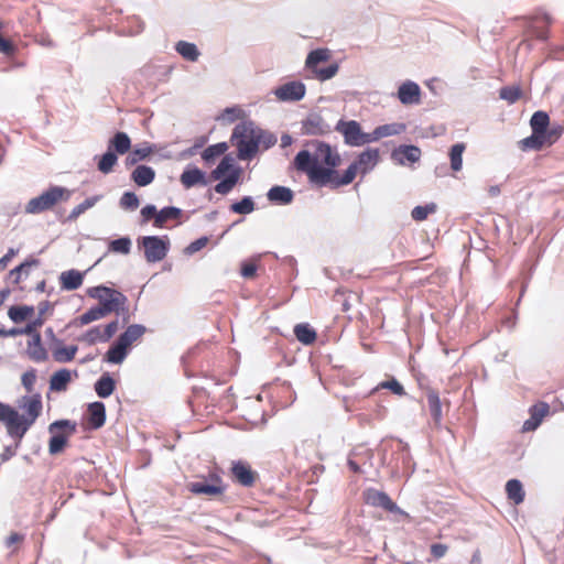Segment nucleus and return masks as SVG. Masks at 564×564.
Here are the masks:
<instances>
[{"mask_svg": "<svg viewBox=\"0 0 564 564\" xmlns=\"http://www.w3.org/2000/svg\"><path fill=\"white\" fill-rule=\"evenodd\" d=\"M315 147L313 153L307 150L300 151L294 159V166L297 171L305 173L311 183L318 186L329 185L338 188L336 182L341 176L335 170L340 164V156L329 144L321 141L312 143Z\"/></svg>", "mask_w": 564, "mask_h": 564, "instance_id": "1", "label": "nucleus"}, {"mask_svg": "<svg viewBox=\"0 0 564 564\" xmlns=\"http://www.w3.org/2000/svg\"><path fill=\"white\" fill-rule=\"evenodd\" d=\"M23 413L0 401V422L6 426L8 435L21 441L42 412L40 394L23 397L19 403Z\"/></svg>", "mask_w": 564, "mask_h": 564, "instance_id": "2", "label": "nucleus"}, {"mask_svg": "<svg viewBox=\"0 0 564 564\" xmlns=\"http://www.w3.org/2000/svg\"><path fill=\"white\" fill-rule=\"evenodd\" d=\"M264 132L250 121L237 124L231 134V142L238 150L240 160L252 159L261 143Z\"/></svg>", "mask_w": 564, "mask_h": 564, "instance_id": "3", "label": "nucleus"}, {"mask_svg": "<svg viewBox=\"0 0 564 564\" xmlns=\"http://www.w3.org/2000/svg\"><path fill=\"white\" fill-rule=\"evenodd\" d=\"M144 332L145 327L142 325H130L108 349V362L121 364L130 347L142 337Z\"/></svg>", "mask_w": 564, "mask_h": 564, "instance_id": "4", "label": "nucleus"}, {"mask_svg": "<svg viewBox=\"0 0 564 564\" xmlns=\"http://www.w3.org/2000/svg\"><path fill=\"white\" fill-rule=\"evenodd\" d=\"M70 192L64 187L53 186L40 196L29 200L25 206L26 214H40L54 207L57 203L67 200Z\"/></svg>", "mask_w": 564, "mask_h": 564, "instance_id": "5", "label": "nucleus"}, {"mask_svg": "<svg viewBox=\"0 0 564 564\" xmlns=\"http://www.w3.org/2000/svg\"><path fill=\"white\" fill-rule=\"evenodd\" d=\"M379 161V151L377 149H367L358 155V159L352 162L344 172L337 185L344 186L350 184L356 177L357 173L366 174L371 171Z\"/></svg>", "mask_w": 564, "mask_h": 564, "instance_id": "6", "label": "nucleus"}, {"mask_svg": "<svg viewBox=\"0 0 564 564\" xmlns=\"http://www.w3.org/2000/svg\"><path fill=\"white\" fill-rule=\"evenodd\" d=\"M48 432L52 434L48 452L56 455L64 449L68 438L76 432V423L69 420L55 421L50 424Z\"/></svg>", "mask_w": 564, "mask_h": 564, "instance_id": "7", "label": "nucleus"}, {"mask_svg": "<svg viewBox=\"0 0 564 564\" xmlns=\"http://www.w3.org/2000/svg\"><path fill=\"white\" fill-rule=\"evenodd\" d=\"M138 247L143 248L148 262L155 263L166 257L170 250V240L167 237L144 236L138 239Z\"/></svg>", "mask_w": 564, "mask_h": 564, "instance_id": "8", "label": "nucleus"}, {"mask_svg": "<svg viewBox=\"0 0 564 564\" xmlns=\"http://www.w3.org/2000/svg\"><path fill=\"white\" fill-rule=\"evenodd\" d=\"M335 130L343 134L345 143L350 147L370 143V133L362 132L360 124L355 120H339Z\"/></svg>", "mask_w": 564, "mask_h": 564, "instance_id": "9", "label": "nucleus"}, {"mask_svg": "<svg viewBox=\"0 0 564 564\" xmlns=\"http://www.w3.org/2000/svg\"><path fill=\"white\" fill-rule=\"evenodd\" d=\"M365 502L372 507H380L387 511L405 514L392 500L391 498L383 491L377 490L375 488H369L364 491Z\"/></svg>", "mask_w": 564, "mask_h": 564, "instance_id": "10", "label": "nucleus"}, {"mask_svg": "<svg viewBox=\"0 0 564 564\" xmlns=\"http://www.w3.org/2000/svg\"><path fill=\"white\" fill-rule=\"evenodd\" d=\"M127 302L128 299L126 295L115 289L108 288V314L115 312L118 318L121 319V325L127 324L130 318Z\"/></svg>", "mask_w": 564, "mask_h": 564, "instance_id": "11", "label": "nucleus"}, {"mask_svg": "<svg viewBox=\"0 0 564 564\" xmlns=\"http://www.w3.org/2000/svg\"><path fill=\"white\" fill-rule=\"evenodd\" d=\"M306 87L302 82H288L274 90L275 97L281 101H299L304 98Z\"/></svg>", "mask_w": 564, "mask_h": 564, "instance_id": "12", "label": "nucleus"}, {"mask_svg": "<svg viewBox=\"0 0 564 564\" xmlns=\"http://www.w3.org/2000/svg\"><path fill=\"white\" fill-rule=\"evenodd\" d=\"M105 405L101 402H93L88 404L83 419L85 430H97L105 423Z\"/></svg>", "mask_w": 564, "mask_h": 564, "instance_id": "13", "label": "nucleus"}, {"mask_svg": "<svg viewBox=\"0 0 564 564\" xmlns=\"http://www.w3.org/2000/svg\"><path fill=\"white\" fill-rule=\"evenodd\" d=\"M530 417L524 421L522 430L531 432L536 430L542 423L543 419L550 413V405L546 402H538L529 410Z\"/></svg>", "mask_w": 564, "mask_h": 564, "instance_id": "14", "label": "nucleus"}, {"mask_svg": "<svg viewBox=\"0 0 564 564\" xmlns=\"http://www.w3.org/2000/svg\"><path fill=\"white\" fill-rule=\"evenodd\" d=\"M420 86L412 82H404L398 89V98L403 105H414L420 102Z\"/></svg>", "mask_w": 564, "mask_h": 564, "instance_id": "15", "label": "nucleus"}, {"mask_svg": "<svg viewBox=\"0 0 564 564\" xmlns=\"http://www.w3.org/2000/svg\"><path fill=\"white\" fill-rule=\"evenodd\" d=\"M85 272L75 269L63 271L58 276V283L62 290L74 291L82 286Z\"/></svg>", "mask_w": 564, "mask_h": 564, "instance_id": "16", "label": "nucleus"}, {"mask_svg": "<svg viewBox=\"0 0 564 564\" xmlns=\"http://www.w3.org/2000/svg\"><path fill=\"white\" fill-rule=\"evenodd\" d=\"M180 181L185 188L206 186L208 184L206 174L198 167L185 169L181 174Z\"/></svg>", "mask_w": 564, "mask_h": 564, "instance_id": "17", "label": "nucleus"}, {"mask_svg": "<svg viewBox=\"0 0 564 564\" xmlns=\"http://www.w3.org/2000/svg\"><path fill=\"white\" fill-rule=\"evenodd\" d=\"M421 158V150L415 145H400L392 152V159L401 165L415 163Z\"/></svg>", "mask_w": 564, "mask_h": 564, "instance_id": "18", "label": "nucleus"}, {"mask_svg": "<svg viewBox=\"0 0 564 564\" xmlns=\"http://www.w3.org/2000/svg\"><path fill=\"white\" fill-rule=\"evenodd\" d=\"M76 371H70L68 369H61L54 372L50 379V389L56 392H63L67 389L69 382L73 381L74 378H77Z\"/></svg>", "mask_w": 564, "mask_h": 564, "instance_id": "19", "label": "nucleus"}, {"mask_svg": "<svg viewBox=\"0 0 564 564\" xmlns=\"http://www.w3.org/2000/svg\"><path fill=\"white\" fill-rule=\"evenodd\" d=\"M235 479L245 487H250L256 480V474L250 466L243 462H236L231 467Z\"/></svg>", "mask_w": 564, "mask_h": 564, "instance_id": "20", "label": "nucleus"}, {"mask_svg": "<svg viewBox=\"0 0 564 564\" xmlns=\"http://www.w3.org/2000/svg\"><path fill=\"white\" fill-rule=\"evenodd\" d=\"M405 129V124L399 122L379 126L370 133V142L377 141L384 137L400 134L404 132Z\"/></svg>", "mask_w": 564, "mask_h": 564, "instance_id": "21", "label": "nucleus"}, {"mask_svg": "<svg viewBox=\"0 0 564 564\" xmlns=\"http://www.w3.org/2000/svg\"><path fill=\"white\" fill-rule=\"evenodd\" d=\"M155 171L148 165H138L131 173V180L138 186H147L153 182Z\"/></svg>", "mask_w": 564, "mask_h": 564, "instance_id": "22", "label": "nucleus"}, {"mask_svg": "<svg viewBox=\"0 0 564 564\" xmlns=\"http://www.w3.org/2000/svg\"><path fill=\"white\" fill-rule=\"evenodd\" d=\"M267 197L270 202L286 205L292 203L294 194L291 188L276 185L269 189Z\"/></svg>", "mask_w": 564, "mask_h": 564, "instance_id": "23", "label": "nucleus"}, {"mask_svg": "<svg viewBox=\"0 0 564 564\" xmlns=\"http://www.w3.org/2000/svg\"><path fill=\"white\" fill-rule=\"evenodd\" d=\"M303 130L306 134L318 135L327 131V126L322 117L313 115L303 122Z\"/></svg>", "mask_w": 564, "mask_h": 564, "instance_id": "24", "label": "nucleus"}, {"mask_svg": "<svg viewBox=\"0 0 564 564\" xmlns=\"http://www.w3.org/2000/svg\"><path fill=\"white\" fill-rule=\"evenodd\" d=\"M188 489L195 495L218 496L224 492V487L220 485H209L204 481H196L188 484Z\"/></svg>", "mask_w": 564, "mask_h": 564, "instance_id": "25", "label": "nucleus"}, {"mask_svg": "<svg viewBox=\"0 0 564 564\" xmlns=\"http://www.w3.org/2000/svg\"><path fill=\"white\" fill-rule=\"evenodd\" d=\"M330 58L328 48H317L308 53L305 65L313 73L318 68V64L327 62Z\"/></svg>", "mask_w": 564, "mask_h": 564, "instance_id": "26", "label": "nucleus"}, {"mask_svg": "<svg viewBox=\"0 0 564 564\" xmlns=\"http://www.w3.org/2000/svg\"><path fill=\"white\" fill-rule=\"evenodd\" d=\"M506 491L508 499L513 501L516 505L521 503L524 500V491L520 480L510 479L506 484Z\"/></svg>", "mask_w": 564, "mask_h": 564, "instance_id": "27", "label": "nucleus"}, {"mask_svg": "<svg viewBox=\"0 0 564 564\" xmlns=\"http://www.w3.org/2000/svg\"><path fill=\"white\" fill-rule=\"evenodd\" d=\"M563 128L558 124H553L551 128L545 129L543 132L539 133V140L541 141L542 148L551 147L555 143L562 135Z\"/></svg>", "mask_w": 564, "mask_h": 564, "instance_id": "28", "label": "nucleus"}, {"mask_svg": "<svg viewBox=\"0 0 564 564\" xmlns=\"http://www.w3.org/2000/svg\"><path fill=\"white\" fill-rule=\"evenodd\" d=\"M294 335L304 345H311L316 339V332L308 324L295 325Z\"/></svg>", "mask_w": 564, "mask_h": 564, "instance_id": "29", "label": "nucleus"}, {"mask_svg": "<svg viewBox=\"0 0 564 564\" xmlns=\"http://www.w3.org/2000/svg\"><path fill=\"white\" fill-rule=\"evenodd\" d=\"M181 215H182V209H180L177 207H174V206L164 207L158 213V215L154 219V226L156 228H162V227H164V225L167 220L177 219Z\"/></svg>", "mask_w": 564, "mask_h": 564, "instance_id": "30", "label": "nucleus"}, {"mask_svg": "<svg viewBox=\"0 0 564 564\" xmlns=\"http://www.w3.org/2000/svg\"><path fill=\"white\" fill-rule=\"evenodd\" d=\"M426 400L431 416L438 424L442 421V405L437 392L430 390L426 393Z\"/></svg>", "mask_w": 564, "mask_h": 564, "instance_id": "31", "label": "nucleus"}, {"mask_svg": "<svg viewBox=\"0 0 564 564\" xmlns=\"http://www.w3.org/2000/svg\"><path fill=\"white\" fill-rule=\"evenodd\" d=\"M175 50L181 56L191 62L197 61L199 56L197 46L194 43H189L186 41L177 42Z\"/></svg>", "mask_w": 564, "mask_h": 564, "instance_id": "32", "label": "nucleus"}, {"mask_svg": "<svg viewBox=\"0 0 564 564\" xmlns=\"http://www.w3.org/2000/svg\"><path fill=\"white\" fill-rule=\"evenodd\" d=\"M530 126L533 132L541 133L551 128L550 117L545 111H536L532 115Z\"/></svg>", "mask_w": 564, "mask_h": 564, "instance_id": "33", "label": "nucleus"}, {"mask_svg": "<svg viewBox=\"0 0 564 564\" xmlns=\"http://www.w3.org/2000/svg\"><path fill=\"white\" fill-rule=\"evenodd\" d=\"M466 147L464 143H456L451 148L449 151V160H451V169L454 172H458L463 167V153Z\"/></svg>", "mask_w": 564, "mask_h": 564, "instance_id": "34", "label": "nucleus"}, {"mask_svg": "<svg viewBox=\"0 0 564 564\" xmlns=\"http://www.w3.org/2000/svg\"><path fill=\"white\" fill-rule=\"evenodd\" d=\"M106 314V302L99 303L97 307L90 308L79 316V325H87L94 321L101 318Z\"/></svg>", "mask_w": 564, "mask_h": 564, "instance_id": "35", "label": "nucleus"}, {"mask_svg": "<svg viewBox=\"0 0 564 564\" xmlns=\"http://www.w3.org/2000/svg\"><path fill=\"white\" fill-rule=\"evenodd\" d=\"M228 149V145L226 142H219L213 145H209L204 150L202 153V159L206 163L213 162L216 158L223 155Z\"/></svg>", "mask_w": 564, "mask_h": 564, "instance_id": "36", "label": "nucleus"}, {"mask_svg": "<svg viewBox=\"0 0 564 564\" xmlns=\"http://www.w3.org/2000/svg\"><path fill=\"white\" fill-rule=\"evenodd\" d=\"M111 144L118 154H124L131 148L130 138L126 132H117L111 140Z\"/></svg>", "mask_w": 564, "mask_h": 564, "instance_id": "37", "label": "nucleus"}, {"mask_svg": "<svg viewBox=\"0 0 564 564\" xmlns=\"http://www.w3.org/2000/svg\"><path fill=\"white\" fill-rule=\"evenodd\" d=\"M238 180H239V172L237 170H235L225 180L220 181L215 186L216 193L221 194V195L228 194L234 188V186L237 184Z\"/></svg>", "mask_w": 564, "mask_h": 564, "instance_id": "38", "label": "nucleus"}, {"mask_svg": "<svg viewBox=\"0 0 564 564\" xmlns=\"http://www.w3.org/2000/svg\"><path fill=\"white\" fill-rule=\"evenodd\" d=\"M34 310L31 306H12L9 308L8 315L14 323H21L33 314Z\"/></svg>", "mask_w": 564, "mask_h": 564, "instance_id": "39", "label": "nucleus"}, {"mask_svg": "<svg viewBox=\"0 0 564 564\" xmlns=\"http://www.w3.org/2000/svg\"><path fill=\"white\" fill-rule=\"evenodd\" d=\"M76 351V346L57 347L53 351V357L58 362H67L74 359Z\"/></svg>", "mask_w": 564, "mask_h": 564, "instance_id": "40", "label": "nucleus"}, {"mask_svg": "<svg viewBox=\"0 0 564 564\" xmlns=\"http://www.w3.org/2000/svg\"><path fill=\"white\" fill-rule=\"evenodd\" d=\"M230 210L236 214L248 215L254 210V202L250 196H246L241 200L234 203L230 206Z\"/></svg>", "mask_w": 564, "mask_h": 564, "instance_id": "41", "label": "nucleus"}, {"mask_svg": "<svg viewBox=\"0 0 564 564\" xmlns=\"http://www.w3.org/2000/svg\"><path fill=\"white\" fill-rule=\"evenodd\" d=\"M235 160L230 155H225L217 167L212 172L214 180H220L227 172L232 170Z\"/></svg>", "mask_w": 564, "mask_h": 564, "instance_id": "42", "label": "nucleus"}, {"mask_svg": "<svg viewBox=\"0 0 564 564\" xmlns=\"http://www.w3.org/2000/svg\"><path fill=\"white\" fill-rule=\"evenodd\" d=\"M150 153H151V148H149V147L134 149L126 158V165L132 166V165L137 164L138 162L148 158L150 155Z\"/></svg>", "mask_w": 564, "mask_h": 564, "instance_id": "43", "label": "nucleus"}, {"mask_svg": "<svg viewBox=\"0 0 564 564\" xmlns=\"http://www.w3.org/2000/svg\"><path fill=\"white\" fill-rule=\"evenodd\" d=\"M108 249L117 253L128 254L131 250V239L128 237H122L112 240L109 243Z\"/></svg>", "mask_w": 564, "mask_h": 564, "instance_id": "44", "label": "nucleus"}, {"mask_svg": "<svg viewBox=\"0 0 564 564\" xmlns=\"http://www.w3.org/2000/svg\"><path fill=\"white\" fill-rule=\"evenodd\" d=\"M436 205L434 203L426 204L424 206H416L412 209L411 216L416 221H422L427 218L430 214L435 213Z\"/></svg>", "mask_w": 564, "mask_h": 564, "instance_id": "45", "label": "nucleus"}, {"mask_svg": "<svg viewBox=\"0 0 564 564\" xmlns=\"http://www.w3.org/2000/svg\"><path fill=\"white\" fill-rule=\"evenodd\" d=\"M522 91L517 86L502 87L499 91L501 99L507 100L509 104H513L520 99Z\"/></svg>", "mask_w": 564, "mask_h": 564, "instance_id": "46", "label": "nucleus"}, {"mask_svg": "<svg viewBox=\"0 0 564 564\" xmlns=\"http://www.w3.org/2000/svg\"><path fill=\"white\" fill-rule=\"evenodd\" d=\"M338 69H339L338 64L334 63V64L328 65L327 67L315 69L313 72V75L318 80L324 82V80L333 78L338 73Z\"/></svg>", "mask_w": 564, "mask_h": 564, "instance_id": "47", "label": "nucleus"}, {"mask_svg": "<svg viewBox=\"0 0 564 564\" xmlns=\"http://www.w3.org/2000/svg\"><path fill=\"white\" fill-rule=\"evenodd\" d=\"M538 135H539V133L532 131V134L530 137H527L520 141V148L523 151H527V150L540 151V150H542L543 148H542L541 141L539 140Z\"/></svg>", "mask_w": 564, "mask_h": 564, "instance_id": "48", "label": "nucleus"}, {"mask_svg": "<svg viewBox=\"0 0 564 564\" xmlns=\"http://www.w3.org/2000/svg\"><path fill=\"white\" fill-rule=\"evenodd\" d=\"M140 200L133 192H126L121 199L120 206L123 209L134 210L139 207Z\"/></svg>", "mask_w": 564, "mask_h": 564, "instance_id": "49", "label": "nucleus"}, {"mask_svg": "<svg viewBox=\"0 0 564 564\" xmlns=\"http://www.w3.org/2000/svg\"><path fill=\"white\" fill-rule=\"evenodd\" d=\"M105 335H106V326H98V327H95V328L90 329L89 332H87L84 339L88 344H94L98 340H101Z\"/></svg>", "mask_w": 564, "mask_h": 564, "instance_id": "50", "label": "nucleus"}, {"mask_svg": "<svg viewBox=\"0 0 564 564\" xmlns=\"http://www.w3.org/2000/svg\"><path fill=\"white\" fill-rule=\"evenodd\" d=\"M378 388H380V389H389V390H391L397 395H404L405 394V391H404L402 384L399 381H397L395 379L382 381L378 386Z\"/></svg>", "mask_w": 564, "mask_h": 564, "instance_id": "51", "label": "nucleus"}, {"mask_svg": "<svg viewBox=\"0 0 564 564\" xmlns=\"http://www.w3.org/2000/svg\"><path fill=\"white\" fill-rule=\"evenodd\" d=\"M40 340H41V337L39 334H35L33 336V341H34V348H32L30 346L29 350H30V355L32 356L33 359L35 360H43L45 358V351L42 349V347L40 346Z\"/></svg>", "mask_w": 564, "mask_h": 564, "instance_id": "52", "label": "nucleus"}, {"mask_svg": "<svg viewBox=\"0 0 564 564\" xmlns=\"http://www.w3.org/2000/svg\"><path fill=\"white\" fill-rule=\"evenodd\" d=\"M208 242V238L207 237H200L198 239H196L195 241H193L192 243L188 245V247L186 248V251L192 254V253H195L197 251H199L200 249H203Z\"/></svg>", "mask_w": 564, "mask_h": 564, "instance_id": "53", "label": "nucleus"}, {"mask_svg": "<svg viewBox=\"0 0 564 564\" xmlns=\"http://www.w3.org/2000/svg\"><path fill=\"white\" fill-rule=\"evenodd\" d=\"M104 293H106V286L102 285L90 288L87 290V294L93 299H98L99 303L106 302V300L104 299Z\"/></svg>", "mask_w": 564, "mask_h": 564, "instance_id": "54", "label": "nucleus"}, {"mask_svg": "<svg viewBox=\"0 0 564 564\" xmlns=\"http://www.w3.org/2000/svg\"><path fill=\"white\" fill-rule=\"evenodd\" d=\"M35 380L36 376L33 371L25 372L22 376V384L26 388L28 391H31L33 389Z\"/></svg>", "mask_w": 564, "mask_h": 564, "instance_id": "55", "label": "nucleus"}, {"mask_svg": "<svg viewBox=\"0 0 564 564\" xmlns=\"http://www.w3.org/2000/svg\"><path fill=\"white\" fill-rule=\"evenodd\" d=\"M156 207L154 205H147L141 209V216L143 217L144 221H148L152 217H156L158 215Z\"/></svg>", "mask_w": 564, "mask_h": 564, "instance_id": "56", "label": "nucleus"}, {"mask_svg": "<svg viewBox=\"0 0 564 564\" xmlns=\"http://www.w3.org/2000/svg\"><path fill=\"white\" fill-rule=\"evenodd\" d=\"M447 552V546L445 544L435 543L431 545V553L436 558L443 557Z\"/></svg>", "mask_w": 564, "mask_h": 564, "instance_id": "57", "label": "nucleus"}, {"mask_svg": "<svg viewBox=\"0 0 564 564\" xmlns=\"http://www.w3.org/2000/svg\"><path fill=\"white\" fill-rule=\"evenodd\" d=\"M257 267L253 263H245L241 268V275L243 278H252L256 274Z\"/></svg>", "mask_w": 564, "mask_h": 564, "instance_id": "58", "label": "nucleus"}, {"mask_svg": "<svg viewBox=\"0 0 564 564\" xmlns=\"http://www.w3.org/2000/svg\"><path fill=\"white\" fill-rule=\"evenodd\" d=\"M96 392L100 398H106V375H102L96 382Z\"/></svg>", "mask_w": 564, "mask_h": 564, "instance_id": "59", "label": "nucleus"}, {"mask_svg": "<svg viewBox=\"0 0 564 564\" xmlns=\"http://www.w3.org/2000/svg\"><path fill=\"white\" fill-rule=\"evenodd\" d=\"M93 204L89 200H86L84 202L83 204L78 205L77 207H75L70 214L72 217H77L78 215H80L83 212H85L87 208L91 207Z\"/></svg>", "mask_w": 564, "mask_h": 564, "instance_id": "60", "label": "nucleus"}, {"mask_svg": "<svg viewBox=\"0 0 564 564\" xmlns=\"http://www.w3.org/2000/svg\"><path fill=\"white\" fill-rule=\"evenodd\" d=\"M22 540V536L19 533H11L6 541L7 546H12L15 543H19Z\"/></svg>", "mask_w": 564, "mask_h": 564, "instance_id": "61", "label": "nucleus"}, {"mask_svg": "<svg viewBox=\"0 0 564 564\" xmlns=\"http://www.w3.org/2000/svg\"><path fill=\"white\" fill-rule=\"evenodd\" d=\"M14 455H15L14 449H12L11 447L8 446V447L4 448V451L0 455V458H1L2 462H7L11 457H13Z\"/></svg>", "mask_w": 564, "mask_h": 564, "instance_id": "62", "label": "nucleus"}, {"mask_svg": "<svg viewBox=\"0 0 564 564\" xmlns=\"http://www.w3.org/2000/svg\"><path fill=\"white\" fill-rule=\"evenodd\" d=\"M117 154L108 150V172L117 164Z\"/></svg>", "mask_w": 564, "mask_h": 564, "instance_id": "63", "label": "nucleus"}, {"mask_svg": "<svg viewBox=\"0 0 564 564\" xmlns=\"http://www.w3.org/2000/svg\"><path fill=\"white\" fill-rule=\"evenodd\" d=\"M261 142L264 143V148L268 149L276 142V139L272 134L264 133Z\"/></svg>", "mask_w": 564, "mask_h": 564, "instance_id": "64", "label": "nucleus"}]
</instances>
